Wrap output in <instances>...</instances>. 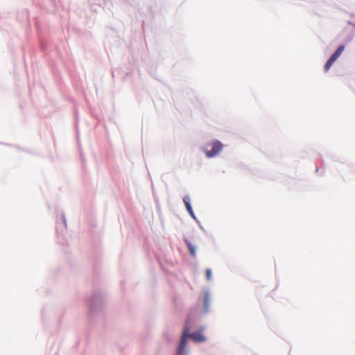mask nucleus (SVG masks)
<instances>
[{
  "label": "nucleus",
  "mask_w": 355,
  "mask_h": 355,
  "mask_svg": "<svg viewBox=\"0 0 355 355\" xmlns=\"http://www.w3.org/2000/svg\"><path fill=\"white\" fill-rule=\"evenodd\" d=\"M189 331V328L185 327L183 334L182 336L177 355H184L187 338H191L193 340L197 342H202L205 340V337L203 335L200 334H188Z\"/></svg>",
  "instance_id": "f257e3e1"
},
{
  "label": "nucleus",
  "mask_w": 355,
  "mask_h": 355,
  "mask_svg": "<svg viewBox=\"0 0 355 355\" xmlns=\"http://www.w3.org/2000/svg\"><path fill=\"white\" fill-rule=\"evenodd\" d=\"M223 145L218 141H214L207 144L205 149V153L207 157H214L218 155L222 150Z\"/></svg>",
  "instance_id": "f03ea898"
},
{
  "label": "nucleus",
  "mask_w": 355,
  "mask_h": 355,
  "mask_svg": "<svg viewBox=\"0 0 355 355\" xmlns=\"http://www.w3.org/2000/svg\"><path fill=\"white\" fill-rule=\"evenodd\" d=\"M345 49V46H340L336 51L334 53V54L330 57V58L327 60L324 65V70L326 71H329L334 62L338 58V57L341 55L343 51Z\"/></svg>",
  "instance_id": "7ed1b4c3"
},
{
  "label": "nucleus",
  "mask_w": 355,
  "mask_h": 355,
  "mask_svg": "<svg viewBox=\"0 0 355 355\" xmlns=\"http://www.w3.org/2000/svg\"><path fill=\"white\" fill-rule=\"evenodd\" d=\"M183 201H184V203L186 206V208H187V210L188 211V212L190 214V215L193 217V218H195V216H194V213H193V211L192 209V207L190 205V198L189 196H185L183 199Z\"/></svg>",
  "instance_id": "20e7f679"
},
{
  "label": "nucleus",
  "mask_w": 355,
  "mask_h": 355,
  "mask_svg": "<svg viewBox=\"0 0 355 355\" xmlns=\"http://www.w3.org/2000/svg\"><path fill=\"white\" fill-rule=\"evenodd\" d=\"M188 248L190 252V254L191 256L195 257L196 256V249L195 247L192 245L191 243H188Z\"/></svg>",
  "instance_id": "39448f33"
},
{
  "label": "nucleus",
  "mask_w": 355,
  "mask_h": 355,
  "mask_svg": "<svg viewBox=\"0 0 355 355\" xmlns=\"http://www.w3.org/2000/svg\"><path fill=\"white\" fill-rule=\"evenodd\" d=\"M209 300V296L207 293H205L204 295V302H205V306H207Z\"/></svg>",
  "instance_id": "423d86ee"
},
{
  "label": "nucleus",
  "mask_w": 355,
  "mask_h": 355,
  "mask_svg": "<svg viewBox=\"0 0 355 355\" xmlns=\"http://www.w3.org/2000/svg\"><path fill=\"white\" fill-rule=\"evenodd\" d=\"M211 271L210 269H207L206 270V277H207V279L208 280L211 279Z\"/></svg>",
  "instance_id": "0eeeda50"
}]
</instances>
